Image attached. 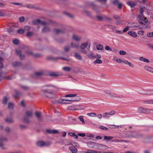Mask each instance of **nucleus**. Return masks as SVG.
I'll return each instance as SVG.
<instances>
[{"instance_id": "f257e3e1", "label": "nucleus", "mask_w": 153, "mask_h": 153, "mask_svg": "<svg viewBox=\"0 0 153 153\" xmlns=\"http://www.w3.org/2000/svg\"><path fill=\"white\" fill-rule=\"evenodd\" d=\"M66 97H74L72 100H67L62 99L63 103L64 104H70L71 103L73 102L79 101L80 99L79 97L77 96L76 94H67L65 96Z\"/></svg>"}, {"instance_id": "f03ea898", "label": "nucleus", "mask_w": 153, "mask_h": 153, "mask_svg": "<svg viewBox=\"0 0 153 153\" xmlns=\"http://www.w3.org/2000/svg\"><path fill=\"white\" fill-rule=\"evenodd\" d=\"M53 87V86L51 85H45L43 87V88H47L46 89L43 88L42 90V91L43 92L47 93V94L46 95V96L48 98H55L56 97L54 92H48V91L49 89V88Z\"/></svg>"}, {"instance_id": "7ed1b4c3", "label": "nucleus", "mask_w": 153, "mask_h": 153, "mask_svg": "<svg viewBox=\"0 0 153 153\" xmlns=\"http://www.w3.org/2000/svg\"><path fill=\"white\" fill-rule=\"evenodd\" d=\"M33 112L32 111H27L25 112V117L23 118L24 121L28 123L30 122L29 118L33 116Z\"/></svg>"}, {"instance_id": "20e7f679", "label": "nucleus", "mask_w": 153, "mask_h": 153, "mask_svg": "<svg viewBox=\"0 0 153 153\" xmlns=\"http://www.w3.org/2000/svg\"><path fill=\"white\" fill-rule=\"evenodd\" d=\"M138 17L139 18V22L140 24L145 25L148 22V19L144 16H138Z\"/></svg>"}, {"instance_id": "39448f33", "label": "nucleus", "mask_w": 153, "mask_h": 153, "mask_svg": "<svg viewBox=\"0 0 153 153\" xmlns=\"http://www.w3.org/2000/svg\"><path fill=\"white\" fill-rule=\"evenodd\" d=\"M88 45V44L87 42L82 44L80 46V48L81 49V52L85 54L86 53L87 51L86 50H85L84 49L87 47Z\"/></svg>"}, {"instance_id": "423d86ee", "label": "nucleus", "mask_w": 153, "mask_h": 153, "mask_svg": "<svg viewBox=\"0 0 153 153\" xmlns=\"http://www.w3.org/2000/svg\"><path fill=\"white\" fill-rule=\"evenodd\" d=\"M97 143L89 142L87 143V144L89 148L96 149L97 148Z\"/></svg>"}, {"instance_id": "0eeeda50", "label": "nucleus", "mask_w": 153, "mask_h": 153, "mask_svg": "<svg viewBox=\"0 0 153 153\" xmlns=\"http://www.w3.org/2000/svg\"><path fill=\"white\" fill-rule=\"evenodd\" d=\"M33 24L35 25H38L41 24L43 25H45L47 24V23L44 21H41L39 19L34 20L33 22Z\"/></svg>"}, {"instance_id": "6e6552de", "label": "nucleus", "mask_w": 153, "mask_h": 153, "mask_svg": "<svg viewBox=\"0 0 153 153\" xmlns=\"http://www.w3.org/2000/svg\"><path fill=\"white\" fill-rule=\"evenodd\" d=\"M37 145L38 146L42 147L48 146L49 144L48 143H45L43 141H40L37 143Z\"/></svg>"}, {"instance_id": "1a4fd4ad", "label": "nucleus", "mask_w": 153, "mask_h": 153, "mask_svg": "<svg viewBox=\"0 0 153 153\" xmlns=\"http://www.w3.org/2000/svg\"><path fill=\"white\" fill-rule=\"evenodd\" d=\"M97 18L98 20L100 21L104 19H105L108 21L111 20L110 19L108 18L105 16H97Z\"/></svg>"}, {"instance_id": "9d476101", "label": "nucleus", "mask_w": 153, "mask_h": 153, "mask_svg": "<svg viewBox=\"0 0 153 153\" xmlns=\"http://www.w3.org/2000/svg\"><path fill=\"white\" fill-rule=\"evenodd\" d=\"M67 108L68 110L71 111L77 110L78 109L76 105H72L69 106L67 107Z\"/></svg>"}, {"instance_id": "9b49d317", "label": "nucleus", "mask_w": 153, "mask_h": 153, "mask_svg": "<svg viewBox=\"0 0 153 153\" xmlns=\"http://www.w3.org/2000/svg\"><path fill=\"white\" fill-rule=\"evenodd\" d=\"M26 54L28 55H33L35 57H38L41 56V54L39 53H36L33 54L32 52L30 51L26 52Z\"/></svg>"}, {"instance_id": "f8f14e48", "label": "nucleus", "mask_w": 153, "mask_h": 153, "mask_svg": "<svg viewBox=\"0 0 153 153\" xmlns=\"http://www.w3.org/2000/svg\"><path fill=\"white\" fill-rule=\"evenodd\" d=\"M130 137H131L137 138L139 137V136L137 132L133 131L130 134Z\"/></svg>"}, {"instance_id": "ddd939ff", "label": "nucleus", "mask_w": 153, "mask_h": 153, "mask_svg": "<svg viewBox=\"0 0 153 153\" xmlns=\"http://www.w3.org/2000/svg\"><path fill=\"white\" fill-rule=\"evenodd\" d=\"M69 149L72 153H76L78 151L77 149L74 146H70L69 147Z\"/></svg>"}, {"instance_id": "4468645a", "label": "nucleus", "mask_w": 153, "mask_h": 153, "mask_svg": "<svg viewBox=\"0 0 153 153\" xmlns=\"http://www.w3.org/2000/svg\"><path fill=\"white\" fill-rule=\"evenodd\" d=\"M61 74V73L59 72H51L50 73L49 75L51 76H58Z\"/></svg>"}, {"instance_id": "2eb2a0df", "label": "nucleus", "mask_w": 153, "mask_h": 153, "mask_svg": "<svg viewBox=\"0 0 153 153\" xmlns=\"http://www.w3.org/2000/svg\"><path fill=\"white\" fill-rule=\"evenodd\" d=\"M16 52L17 55L19 56L21 59H23L24 58L25 56L24 55H22L21 54V51L17 50H16Z\"/></svg>"}, {"instance_id": "dca6fc26", "label": "nucleus", "mask_w": 153, "mask_h": 153, "mask_svg": "<svg viewBox=\"0 0 153 153\" xmlns=\"http://www.w3.org/2000/svg\"><path fill=\"white\" fill-rule=\"evenodd\" d=\"M46 132L49 134H56L58 133V131L55 129H47L46 130Z\"/></svg>"}, {"instance_id": "f3484780", "label": "nucleus", "mask_w": 153, "mask_h": 153, "mask_svg": "<svg viewBox=\"0 0 153 153\" xmlns=\"http://www.w3.org/2000/svg\"><path fill=\"white\" fill-rule=\"evenodd\" d=\"M88 56L89 59H91L94 60L95 59V55L92 52L88 53Z\"/></svg>"}, {"instance_id": "a211bd4d", "label": "nucleus", "mask_w": 153, "mask_h": 153, "mask_svg": "<svg viewBox=\"0 0 153 153\" xmlns=\"http://www.w3.org/2000/svg\"><path fill=\"white\" fill-rule=\"evenodd\" d=\"M36 116L38 120L41 121L42 120V118L41 117V113L38 111H36L35 113Z\"/></svg>"}, {"instance_id": "6ab92c4d", "label": "nucleus", "mask_w": 153, "mask_h": 153, "mask_svg": "<svg viewBox=\"0 0 153 153\" xmlns=\"http://www.w3.org/2000/svg\"><path fill=\"white\" fill-rule=\"evenodd\" d=\"M74 56L75 58L78 60H81L82 59V57L81 56L76 52L74 53Z\"/></svg>"}, {"instance_id": "aec40b11", "label": "nucleus", "mask_w": 153, "mask_h": 153, "mask_svg": "<svg viewBox=\"0 0 153 153\" xmlns=\"http://www.w3.org/2000/svg\"><path fill=\"white\" fill-rule=\"evenodd\" d=\"M147 110L143 107H141L138 109V111L139 113H144L146 112L147 111Z\"/></svg>"}, {"instance_id": "412c9836", "label": "nucleus", "mask_w": 153, "mask_h": 153, "mask_svg": "<svg viewBox=\"0 0 153 153\" xmlns=\"http://www.w3.org/2000/svg\"><path fill=\"white\" fill-rule=\"evenodd\" d=\"M128 34L132 37H135L137 36V33L132 31H129L128 32Z\"/></svg>"}, {"instance_id": "4be33fe9", "label": "nucleus", "mask_w": 153, "mask_h": 153, "mask_svg": "<svg viewBox=\"0 0 153 153\" xmlns=\"http://www.w3.org/2000/svg\"><path fill=\"white\" fill-rule=\"evenodd\" d=\"M139 60L141 61L147 63H149L150 62V61L149 60L146 58H144L143 57H140L139 58Z\"/></svg>"}, {"instance_id": "5701e85b", "label": "nucleus", "mask_w": 153, "mask_h": 153, "mask_svg": "<svg viewBox=\"0 0 153 153\" xmlns=\"http://www.w3.org/2000/svg\"><path fill=\"white\" fill-rule=\"evenodd\" d=\"M127 4L130 6L131 8L134 7L135 5V4L133 1H128L127 2Z\"/></svg>"}, {"instance_id": "b1692460", "label": "nucleus", "mask_w": 153, "mask_h": 153, "mask_svg": "<svg viewBox=\"0 0 153 153\" xmlns=\"http://www.w3.org/2000/svg\"><path fill=\"white\" fill-rule=\"evenodd\" d=\"M144 68L146 70L153 73V68L148 66H144Z\"/></svg>"}, {"instance_id": "393cba45", "label": "nucleus", "mask_w": 153, "mask_h": 153, "mask_svg": "<svg viewBox=\"0 0 153 153\" xmlns=\"http://www.w3.org/2000/svg\"><path fill=\"white\" fill-rule=\"evenodd\" d=\"M72 39L76 41H79L80 40V38L78 36L74 35L73 36Z\"/></svg>"}, {"instance_id": "a878e982", "label": "nucleus", "mask_w": 153, "mask_h": 153, "mask_svg": "<svg viewBox=\"0 0 153 153\" xmlns=\"http://www.w3.org/2000/svg\"><path fill=\"white\" fill-rule=\"evenodd\" d=\"M21 65V63L18 62H14L12 63V65L14 67H17Z\"/></svg>"}, {"instance_id": "bb28decb", "label": "nucleus", "mask_w": 153, "mask_h": 153, "mask_svg": "<svg viewBox=\"0 0 153 153\" xmlns=\"http://www.w3.org/2000/svg\"><path fill=\"white\" fill-rule=\"evenodd\" d=\"M98 152L93 150L88 149L85 153H97Z\"/></svg>"}, {"instance_id": "cd10ccee", "label": "nucleus", "mask_w": 153, "mask_h": 153, "mask_svg": "<svg viewBox=\"0 0 153 153\" xmlns=\"http://www.w3.org/2000/svg\"><path fill=\"white\" fill-rule=\"evenodd\" d=\"M87 115L89 116L93 117H95L97 116L96 114L93 112L88 113L87 114Z\"/></svg>"}, {"instance_id": "c85d7f7f", "label": "nucleus", "mask_w": 153, "mask_h": 153, "mask_svg": "<svg viewBox=\"0 0 153 153\" xmlns=\"http://www.w3.org/2000/svg\"><path fill=\"white\" fill-rule=\"evenodd\" d=\"M103 116L104 118H108L110 117L108 112L104 113L103 114Z\"/></svg>"}, {"instance_id": "c756f323", "label": "nucleus", "mask_w": 153, "mask_h": 153, "mask_svg": "<svg viewBox=\"0 0 153 153\" xmlns=\"http://www.w3.org/2000/svg\"><path fill=\"white\" fill-rule=\"evenodd\" d=\"M153 91H148L147 92L145 93H142V94L144 95H153Z\"/></svg>"}, {"instance_id": "7c9ffc66", "label": "nucleus", "mask_w": 153, "mask_h": 153, "mask_svg": "<svg viewBox=\"0 0 153 153\" xmlns=\"http://www.w3.org/2000/svg\"><path fill=\"white\" fill-rule=\"evenodd\" d=\"M50 30V28L47 27H44L42 29V31L44 32H48Z\"/></svg>"}, {"instance_id": "2f4dec72", "label": "nucleus", "mask_w": 153, "mask_h": 153, "mask_svg": "<svg viewBox=\"0 0 153 153\" xmlns=\"http://www.w3.org/2000/svg\"><path fill=\"white\" fill-rule=\"evenodd\" d=\"M145 104H153V100H150L145 101L144 102Z\"/></svg>"}, {"instance_id": "473e14b6", "label": "nucleus", "mask_w": 153, "mask_h": 153, "mask_svg": "<svg viewBox=\"0 0 153 153\" xmlns=\"http://www.w3.org/2000/svg\"><path fill=\"white\" fill-rule=\"evenodd\" d=\"M97 149H98L101 150H102V145H103L98 143H97Z\"/></svg>"}, {"instance_id": "72a5a7b5", "label": "nucleus", "mask_w": 153, "mask_h": 153, "mask_svg": "<svg viewBox=\"0 0 153 153\" xmlns=\"http://www.w3.org/2000/svg\"><path fill=\"white\" fill-rule=\"evenodd\" d=\"M5 121L8 123H12L13 122V120L11 118H6Z\"/></svg>"}, {"instance_id": "f704fd0d", "label": "nucleus", "mask_w": 153, "mask_h": 153, "mask_svg": "<svg viewBox=\"0 0 153 153\" xmlns=\"http://www.w3.org/2000/svg\"><path fill=\"white\" fill-rule=\"evenodd\" d=\"M113 138V137L112 136H105L104 137V139L105 140H111Z\"/></svg>"}, {"instance_id": "c9c22d12", "label": "nucleus", "mask_w": 153, "mask_h": 153, "mask_svg": "<svg viewBox=\"0 0 153 153\" xmlns=\"http://www.w3.org/2000/svg\"><path fill=\"white\" fill-rule=\"evenodd\" d=\"M8 108L10 109H12L13 107V104L11 102H9L8 104Z\"/></svg>"}, {"instance_id": "e433bc0d", "label": "nucleus", "mask_w": 153, "mask_h": 153, "mask_svg": "<svg viewBox=\"0 0 153 153\" xmlns=\"http://www.w3.org/2000/svg\"><path fill=\"white\" fill-rule=\"evenodd\" d=\"M3 59L1 57H0V69H2L3 67V65L2 64V62Z\"/></svg>"}, {"instance_id": "4c0bfd02", "label": "nucleus", "mask_w": 153, "mask_h": 153, "mask_svg": "<svg viewBox=\"0 0 153 153\" xmlns=\"http://www.w3.org/2000/svg\"><path fill=\"white\" fill-rule=\"evenodd\" d=\"M83 117V116H82L78 117V118L79 119L80 121L83 124H84L85 121Z\"/></svg>"}, {"instance_id": "58836bf2", "label": "nucleus", "mask_w": 153, "mask_h": 153, "mask_svg": "<svg viewBox=\"0 0 153 153\" xmlns=\"http://www.w3.org/2000/svg\"><path fill=\"white\" fill-rule=\"evenodd\" d=\"M8 100V98H7V97H5L3 99V103L4 104H5Z\"/></svg>"}, {"instance_id": "ea45409f", "label": "nucleus", "mask_w": 153, "mask_h": 153, "mask_svg": "<svg viewBox=\"0 0 153 153\" xmlns=\"http://www.w3.org/2000/svg\"><path fill=\"white\" fill-rule=\"evenodd\" d=\"M77 107L78 108L77 110H82L85 108L84 106L81 105H77Z\"/></svg>"}, {"instance_id": "a19ab883", "label": "nucleus", "mask_w": 153, "mask_h": 153, "mask_svg": "<svg viewBox=\"0 0 153 153\" xmlns=\"http://www.w3.org/2000/svg\"><path fill=\"white\" fill-rule=\"evenodd\" d=\"M110 96L114 98L120 97V96L119 95L112 93H111V94Z\"/></svg>"}, {"instance_id": "79ce46f5", "label": "nucleus", "mask_w": 153, "mask_h": 153, "mask_svg": "<svg viewBox=\"0 0 153 153\" xmlns=\"http://www.w3.org/2000/svg\"><path fill=\"white\" fill-rule=\"evenodd\" d=\"M104 92L106 94L109 96H110L111 94V92L108 90L104 91Z\"/></svg>"}, {"instance_id": "37998d69", "label": "nucleus", "mask_w": 153, "mask_h": 153, "mask_svg": "<svg viewBox=\"0 0 153 153\" xmlns=\"http://www.w3.org/2000/svg\"><path fill=\"white\" fill-rule=\"evenodd\" d=\"M71 46L73 48H77L79 47V45L78 44H73V43H72L71 44Z\"/></svg>"}, {"instance_id": "c03bdc74", "label": "nucleus", "mask_w": 153, "mask_h": 153, "mask_svg": "<svg viewBox=\"0 0 153 153\" xmlns=\"http://www.w3.org/2000/svg\"><path fill=\"white\" fill-rule=\"evenodd\" d=\"M102 62V61L101 60L99 59H97L94 62V64H96L97 63L100 64Z\"/></svg>"}, {"instance_id": "a18cd8bd", "label": "nucleus", "mask_w": 153, "mask_h": 153, "mask_svg": "<svg viewBox=\"0 0 153 153\" xmlns=\"http://www.w3.org/2000/svg\"><path fill=\"white\" fill-rule=\"evenodd\" d=\"M25 32V30L23 29H20L17 30V32L19 34H22Z\"/></svg>"}, {"instance_id": "49530a36", "label": "nucleus", "mask_w": 153, "mask_h": 153, "mask_svg": "<svg viewBox=\"0 0 153 153\" xmlns=\"http://www.w3.org/2000/svg\"><path fill=\"white\" fill-rule=\"evenodd\" d=\"M54 32L56 34L62 33H63L62 30L58 29H55L54 30Z\"/></svg>"}, {"instance_id": "de8ad7c7", "label": "nucleus", "mask_w": 153, "mask_h": 153, "mask_svg": "<svg viewBox=\"0 0 153 153\" xmlns=\"http://www.w3.org/2000/svg\"><path fill=\"white\" fill-rule=\"evenodd\" d=\"M97 48L98 50H102L103 48V47L101 45H98L97 46Z\"/></svg>"}, {"instance_id": "09e8293b", "label": "nucleus", "mask_w": 153, "mask_h": 153, "mask_svg": "<svg viewBox=\"0 0 153 153\" xmlns=\"http://www.w3.org/2000/svg\"><path fill=\"white\" fill-rule=\"evenodd\" d=\"M63 70L65 71H69L71 70V68L69 67H65L63 68Z\"/></svg>"}, {"instance_id": "8fccbe9b", "label": "nucleus", "mask_w": 153, "mask_h": 153, "mask_svg": "<svg viewBox=\"0 0 153 153\" xmlns=\"http://www.w3.org/2000/svg\"><path fill=\"white\" fill-rule=\"evenodd\" d=\"M144 10L143 8H141L140 10V14L138 16H144L143 15V12Z\"/></svg>"}, {"instance_id": "3c124183", "label": "nucleus", "mask_w": 153, "mask_h": 153, "mask_svg": "<svg viewBox=\"0 0 153 153\" xmlns=\"http://www.w3.org/2000/svg\"><path fill=\"white\" fill-rule=\"evenodd\" d=\"M147 36L149 37H153V32L148 33Z\"/></svg>"}, {"instance_id": "603ef678", "label": "nucleus", "mask_w": 153, "mask_h": 153, "mask_svg": "<svg viewBox=\"0 0 153 153\" xmlns=\"http://www.w3.org/2000/svg\"><path fill=\"white\" fill-rule=\"evenodd\" d=\"M7 30L8 32L10 33H11L13 32V30L10 27L8 28H7Z\"/></svg>"}, {"instance_id": "864d4df0", "label": "nucleus", "mask_w": 153, "mask_h": 153, "mask_svg": "<svg viewBox=\"0 0 153 153\" xmlns=\"http://www.w3.org/2000/svg\"><path fill=\"white\" fill-rule=\"evenodd\" d=\"M119 53L120 55H125L126 54V52L123 51H120L119 52Z\"/></svg>"}, {"instance_id": "5fc2aeb1", "label": "nucleus", "mask_w": 153, "mask_h": 153, "mask_svg": "<svg viewBox=\"0 0 153 153\" xmlns=\"http://www.w3.org/2000/svg\"><path fill=\"white\" fill-rule=\"evenodd\" d=\"M108 113L111 117V115H114L115 113V112L114 111H113Z\"/></svg>"}, {"instance_id": "6e6d98bb", "label": "nucleus", "mask_w": 153, "mask_h": 153, "mask_svg": "<svg viewBox=\"0 0 153 153\" xmlns=\"http://www.w3.org/2000/svg\"><path fill=\"white\" fill-rule=\"evenodd\" d=\"M144 31L143 30H140L138 32V34L139 35H142L144 34Z\"/></svg>"}, {"instance_id": "4d7b16f0", "label": "nucleus", "mask_w": 153, "mask_h": 153, "mask_svg": "<svg viewBox=\"0 0 153 153\" xmlns=\"http://www.w3.org/2000/svg\"><path fill=\"white\" fill-rule=\"evenodd\" d=\"M129 29V27L127 26L125 28H124L123 30V32H126L128 31Z\"/></svg>"}, {"instance_id": "13d9d810", "label": "nucleus", "mask_w": 153, "mask_h": 153, "mask_svg": "<svg viewBox=\"0 0 153 153\" xmlns=\"http://www.w3.org/2000/svg\"><path fill=\"white\" fill-rule=\"evenodd\" d=\"M117 62L118 63H121L123 62V61L121 59H117L116 60Z\"/></svg>"}, {"instance_id": "bf43d9fd", "label": "nucleus", "mask_w": 153, "mask_h": 153, "mask_svg": "<svg viewBox=\"0 0 153 153\" xmlns=\"http://www.w3.org/2000/svg\"><path fill=\"white\" fill-rule=\"evenodd\" d=\"M72 145L74 146H75L77 147H79V145L76 142L73 143Z\"/></svg>"}, {"instance_id": "052dcab7", "label": "nucleus", "mask_w": 153, "mask_h": 153, "mask_svg": "<svg viewBox=\"0 0 153 153\" xmlns=\"http://www.w3.org/2000/svg\"><path fill=\"white\" fill-rule=\"evenodd\" d=\"M13 43L16 45L18 44L19 42V41L18 39H15L13 41Z\"/></svg>"}, {"instance_id": "680f3d73", "label": "nucleus", "mask_w": 153, "mask_h": 153, "mask_svg": "<svg viewBox=\"0 0 153 153\" xmlns=\"http://www.w3.org/2000/svg\"><path fill=\"white\" fill-rule=\"evenodd\" d=\"M15 93H16V94L15 95H14V97L15 98H16L18 97L19 93L17 91H15Z\"/></svg>"}, {"instance_id": "e2e57ef3", "label": "nucleus", "mask_w": 153, "mask_h": 153, "mask_svg": "<svg viewBox=\"0 0 153 153\" xmlns=\"http://www.w3.org/2000/svg\"><path fill=\"white\" fill-rule=\"evenodd\" d=\"M113 3L114 4H118L119 3L118 0H114L113 1Z\"/></svg>"}, {"instance_id": "0e129e2a", "label": "nucleus", "mask_w": 153, "mask_h": 153, "mask_svg": "<svg viewBox=\"0 0 153 153\" xmlns=\"http://www.w3.org/2000/svg\"><path fill=\"white\" fill-rule=\"evenodd\" d=\"M0 140L2 142L7 141V139L5 137H1L0 138Z\"/></svg>"}, {"instance_id": "69168bd1", "label": "nucleus", "mask_w": 153, "mask_h": 153, "mask_svg": "<svg viewBox=\"0 0 153 153\" xmlns=\"http://www.w3.org/2000/svg\"><path fill=\"white\" fill-rule=\"evenodd\" d=\"M42 74V73L41 72H36L35 73V75L36 76H40Z\"/></svg>"}, {"instance_id": "338daca9", "label": "nucleus", "mask_w": 153, "mask_h": 153, "mask_svg": "<svg viewBox=\"0 0 153 153\" xmlns=\"http://www.w3.org/2000/svg\"><path fill=\"white\" fill-rule=\"evenodd\" d=\"M30 28L28 26H26L25 27V29L24 30H25V31H29V30H30Z\"/></svg>"}, {"instance_id": "774afa93", "label": "nucleus", "mask_w": 153, "mask_h": 153, "mask_svg": "<svg viewBox=\"0 0 153 153\" xmlns=\"http://www.w3.org/2000/svg\"><path fill=\"white\" fill-rule=\"evenodd\" d=\"M97 116L98 118L99 119H101L102 118L103 116L101 114H99L97 115Z\"/></svg>"}]
</instances>
